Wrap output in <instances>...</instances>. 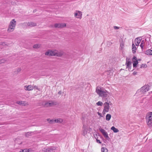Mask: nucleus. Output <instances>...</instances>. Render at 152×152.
<instances>
[{"mask_svg": "<svg viewBox=\"0 0 152 152\" xmlns=\"http://www.w3.org/2000/svg\"><path fill=\"white\" fill-rule=\"evenodd\" d=\"M63 53L62 52H58L56 50H49L45 52V55L48 56H56L59 57L62 56L63 55Z\"/></svg>", "mask_w": 152, "mask_h": 152, "instance_id": "obj_1", "label": "nucleus"}, {"mask_svg": "<svg viewBox=\"0 0 152 152\" xmlns=\"http://www.w3.org/2000/svg\"><path fill=\"white\" fill-rule=\"evenodd\" d=\"M16 24V22L14 19L10 21L7 29L8 32H10L13 31L15 28Z\"/></svg>", "mask_w": 152, "mask_h": 152, "instance_id": "obj_2", "label": "nucleus"}, {"mask_svg": "<svg viewBox=\"0 0 152 152\" xmlns=\"http://www.w3.org/2000/svg\"><path fill=\"white\" fill-rule=\"evenodd\" d=\"M147 124L148 125L152 126V112L147 114L145 118Z\"/></svg>", "mask_w": 152, "mask_h": 152, "instance_id": "obj_3", "label": "nucleus"}, {"mask_svg": "<svg viewBox=\"0 0 152 152\" xmlns=\"http://www.w3.org/2000/svg\"><path fill=\"white\" fill-rule=\"evenodd\" d=\"M150 87V86L148 85H145L142 87L139 90H138L137 93H138L140 91L142 93H144L149 90Z\"/></svg>", "mask_w": 152, "mask_h": 152, "instance_id": "obj_4", "label": "nucleus"}, {"mask_svg": "<svg viewBox=\"0 0 152 152\" xmlns=\"http://www.w3.org/2000/svg\"><path fill=\"white\" fill-rule=\"evenodd\" d=\"M99 129L104 137L107 140H109L110 139V138L109 137L107 132L105 131L101 128V127L99 128Z\"/></svg>", "mask_w": 152, "mask_h": 152, "instance_id": "obj_5", "label": "nucleus"}, {"mask_svg": "<svg viewBox=\"0 0 152 152\" xmlns=\"http://www.w3.org/2000/svg\"><path fill=\"white\" fill-rule=\"evenodd\" d=\"M107 99V98L106 99V101L107 100V102H106L104 104V109L103 110L106 111L108 112L110 107L109 106L110 103V101L109 102H108Z\"/></svg>", "mask_w": 152, "mask_h": 152, "instance_id": "obj_6", "label": "nucleus"}, {"mask_svg": "<svg viewBox=\"0 0 152 152\" xmlns=\"http://www.w3.org/2000/svg\"><path fill=\"white\" fill-rule=\"evenodd\" d=\"M56 104H57L56 102H54L53 101H49L45 102L44 104V106L45 107H48Z\"/></svg>", "mask_w": 152, "mask_h": 152, "instance_id": "obj_7", "label": "nucleus"}, {"mask_svg": "<svg viewBox=\"0 0 152 152\" xmlns=\"http://www.w3.org/2000/svg\"><path fill=\"white\" fill-rule=\"evenodd\" d=\"M66 26V24L65 23H57L54 25V26L56 28H62Z\"/></svg>", "mask_w": 152, "mask_h": 152, "instance_id": "obj_8", "label": "nucleus"}, {"mask_svg": "<svg viewBox=\"0 0 152 152\" xmlns=\"http://www.w3.org/2000/svg\"><path fill=\"white\" fill-rule=\"evenodd\" d=\"M23 24L25 25L26 26H27L31 27L35 26H37L36 23L33 22H26L23 23Z\"/></svg>", "mask_w": 152, "mask_h": 152, "instance_id": "obj_9", "label": "nucleus"}, {"mask_svg": "<svg viewBox=\"0 0 152 152\" xmlns=\"http://www.w3.org/2000/svg\"><path fill=\"white\" fill-rule=\"evenodd\" d=\"M126 61V68H129L132 67V62H131L130 59L129 58H127Z\"/></svg>", "mask_w": 152, "mask_h": 152, "instance_id": "obj_10", "label": "nucleus"}, {"mask_svg": "<svg viewBox=\"0 0 152 152\" xmlns=\"http://www.w3.org/2000/svg\"><path fill=\"white\" fill-rule=\"evenodd\" d=\"M132 61L133 62V66L134 67H137V66L138 64V62L137 58L134 56L132 58Z\"/></svg>", "mask_w": 152, "mask_h": 152, "instance_id": "obj_11", "label": "nucleus"}, {"mask_svg": "<svg viewBox=\"0 0 152 152\" xmlns=\"http://www.w3.org/2000/svg\"><path fill=\"white\" fill-rule=\"evenodd\" d=\"M108 92L106 90L102 91V92L99 95L101 97H103V98H106L108 96Z\"/></svg>", "mask_w": 152, "mask_h": 152, "instance_id": "obj_12", "label": "nucleus"}, {"mask_svg": "<svg viewBox=\"0 0 152 152\" xmlns=\"http://www.w3.org/2000/svg\"><path fill=\"white\" fill-rule=\"evenodd\" d=\"M74 15L75 17L77 18L81 19L82 18V12L80 11H76Z\"/></svg>", "mask_w": 152, "mask_h": 152, "instance_id": "obj_13", "label": "nucleus"}, {"mask_svg": "<svg viewBox=\"0 0 152 152\" xmlns=\"http://www.w3.org/2000/svg\"><path fill=\"white\" fill-rule=\"evenodd\" d=\"M83 133L82 134L84 136H85V135L87 134L88 129L87 128H86V126H85L84 125L83 126Z\"/></svg>", "mask_w": 152, "mask_h": 152, "instance_id": "obj_14", "label": "nucleus"}, {"mask_svg": "<svg viewBox=\"0 0 152 152\" xmlns=\"http://www.w3.org/2000/svg\"><path fill=\"white\" fill-rule=\"evenodd\" d=\"M141 39H140V38H136L135 39L134 42L136 46H138L140 42L141 41Z\"/></svg>", "mask_w": 152, "mask_h": 152, "instance_id": "obj_15", "label": "nucleus"}, {"mask_svg": "<svg viewBox=\"0 0 152 152\" xmlns=\"http://www.w3.org/2000/svg\"><path fill=\"white\" fill-rule=\"evenodd\" d=\"M25 87L26 88L25 89L27 91H31L34 89V87L33 86L31 85L26 86Z\"/></svg>", "mask_w": 152, "mask_h": 152, "instance_id": "obj_16", "label": "nucleus"}, {"mask_svg": "<svg viewBox=\"0 0 152 152\" xmlns=\"http://www.w3.org/2000/svg\"><path fill=\"white\" fill-rule=\"evenodd\" d=\"M150 44L149 42H146V45L145 46V48L146 49L147 48H150L151 49L152 48V43H151V45L149 46V45Z\"/></svg>", "mask_w": 152, "mask_h": 152, "instance_id": "obj_17", "label": "nucleus"}, {"mask_svg": "<svg viewBox=\"0 0 152 152\" xmlns=\"http://www.w3.org/2000/svg\"><path fill=\"white\" fill-rule=\"evenodd\" d=\"M145 45V42L144 41V40H143L141 41V44L140 45V47L142 50L144 49L145 48V47H144Z\"/></svg>", "mask_w": 152, "mask_h": 152, "instance_id": "obj_18", "label": "nucleus"}, {"mask_svg": "<svg viewBox=\"0 0 152 152\" xmlns=\"http://www.w3.org/2000/svg\"><path fill=\"white\" fill-rule=\"evenodd\" d=\"M132 52L133 53H135L136 51V48L134 44L132 43Z\"/></svg>", "mask_w": 152, "mask_h": 152, "instance_id": "obj_19", "label": "nucleus"}, {"mask_svg": "<svg viewBox=\"0 0 152 152\" xmlns=\"http://www.w3.org/2000/svg\"><path fill=\"white\" fill-rule=\"evenodd\" d=\"M102 91H103L101 90V89L98 88V87L96 88V92L99 95V96L101 93L102 92Z\"/></svg>", "mask_w": 152, "mask_h": 152, "instance_id": "obj_20", "label": "nucleus"}, {"mask_svg": "<svg viewBox=\"0 0 152 152\" xmlns=\"http://www.w3.org/2000/svg\"><path fill=\"white\" fill-rule=\"evenodd\" d=\"M111 129L112 130L114 133H117L119 132V130L115 128L114 126H113L111 128Z\"/></svg>", "mask_w": 152, "mask_h": 152, "instance_id": "obj_21", "label": "nucleus"}, {"mask_svg": "<svg viewBox=\"0 0 152 152\" xmlns=\"http://www.w3.org/2000/svg\"><path fill=\"white\" fill-rule=\"evenodd\" d=\"M151 49L150 48L146 51V53H145L146 54L149 55H152V50H151Z\"/></svg>", "mask_w": 152, "mask_h": 152, "instance_id": "obj_22", "label": "nucleus"}, {"mask_svg": "<svg viewBox=\"0 0 152 152\" xmlns=\"http://www.w3.org/2000/svg\"><path fill=\"white\" fill-rule=\"evenodd\" d=\"M111 117V115L110 114H107L106 116V119L107 121H109Z\"/></svg>", "mask_w": 152, "mask_h": 152, "instance_id": "obj_23", "label": "nucleus"}, {"mask_svg": "<svg viewBox=\"0 0 152 152\" xmlns=\"http://www.w3.org/2000/svg\"><path fill=\"white\" fill-rule=\"evenodd\" d=\"M63 121V120L61 118H58L55 120V122L57 123H61Z\"/></svg>", "mask_w": 152, "mask_h": 152, "instance_id": "obj_24", "label": "nucleus"}, {"mask_svg": "<svg viewBox=\"0 0 152 152\" xmlns=\"http://www.w3.org/2000/svg\"><path fill=\"white\" fill-rule=\"evenodd\" d=\"M47 121H48V122L50 123V124H53L54 123H55V120H54L53 119H47Z\"/></svg>", "mask_w": 152, "mask_h": 152, "instance_id": "obj_25", "label": "nucleus"}, {"mask_svg": "<svg viewBox=\"0 0 152 152\" xmlns=\"http://www.w3.org/2000/svg\"><path fill=\"white\" fill-rule=\"evenodd\" d=\"M17 103L22 105H25V104L24 102L22 101H19L17 102Z\"/></svg>", "mask_w": 152, "mask_h": 152, "instance_id": "obj_26", "label": "nucleus"}, {"mask_svg": "<svg viewBox=\"0 0 152 152\" xmlns=\"http://www.w3.org/2000/svg\"><path fill=\"white\" fill-rule=\"evenodd\" d=\"M101 151L102 152H108V150L107 148H104L102 147L101 148Z\"/></svg>", "mask_w": 152, "mask_h": 152, "instance_id": "obj_27", "label": "nucleus"}, {"mask_svg": "<svg viewBox=\"0 0 152 152\" xmlns=\"http://www.w3.org/2000/svg\"><path fill=\"white\" fill-rule=\"evenodd\" d=\"M32 133V132H28L25 134V136L26 137H28V136H31V134Z\"/></svg>", "mask_w": 152, "mask_h": 152, "instance_id": "obj_28", "label": "nucleus"}, {"mask_svg": "<svg viewBox=\"0 0 152 152\" xmlns=\"http://www.w3.org/2000/svg\"><path fill=\"white\" fill-rule=\"evenodd\" d=\"M40 47V45L39 44H36L34 45L33 47L35 48H38Z\"/></svg>", "mask_w": 152, "mask_h": 152, "instance_id": "obj_29", "label": "nucleus"}, {"mask_svg": "<svg viewBox=\"0 0 152 152\" xmlns=\"http://www.w3.org/2000/svg\"><path fill=\"white\" fill-rule=\"evenodd\" d=\"M55 149V148L53 147H50L48 149H47V150H48V151H52L54 150Z\"/></svg>", "mask_w": 152, "mask_h": 152, "instance_id": "obj_30", "label": "nucleus"}, {"mask_svg": "<svg viewBox=\"0 0 152 152\" xmlns=\"http://www.w3.org/2000/svg\"><path fill=\"white\" fill-rule=\"evenodd\" d=\"M147 65L145 64H142L140 68H146L147 67Z\"/></svg>", "mask_w": 152, "mask_h": 152, "instance_id": "obj_31", "label": "nucleus"}, {"mask_svg": "<svg viewBox=\"0 0 152 152\" xmlns=\"http://www.w3.org/2000/svg\"><path fill=\"white\" fill-rule=\"evenodd\" d=\"M96 104L98 106H102L103 104V103L100 101H99L96 103Z\"/></svg>", "mask_w": 152, "mask_h": 152, "instance_id": "obj_32", "label": "nucleus"}, {"mask_svg": "<svg viewBox=\"0 0 152 152\" xmlns=\"http://www.w3.org/2000/svg\"><path fill=\"white\" fill-rule=\"evenodd\" d=\"M112 44V43L110 42H108L107 43V45L108 46H110Z\"/></svg>", "mask_w": 152, "mask_h": 152, "instance_id": "obj_33", "label": "nucleus"}, {"mask_svg": "<svg viewBox=\"0 0 152 152\" xmlns=\"http://www.w3.org/2000/svg\"><path fill=\"white\" fill-rule=\"evenodd\" d=\"M16 70H17V73H18V72H19L21 70V69L20 68H18L16 69Z\"/></svg>", "mask_w": 152, "mask_h": 152, "instance_id": "obj_34", "label": "nucleus"}, {"mask_svg": "<svg viewBox=\"0 0 152 152\" xmlns=\"http://www.w3.org/2000/svg\"><path fill=\"white\" fill-rule=\"evenodd\" d=\"M34 87V88H36L37 90H39V89L38 88V87L36 86H33Z\"/></svg>", "mask_w": 152, "mask_h": 152, "instance_id": "obj_35", "label": "nucleus"}, {"mask_svg": "<svg viewBox=\"0 0 152 152\" xmlns=\"http://www.w3.org/2000/svg\"><path fill=\"white\" fill-rule=\"evenodd\" d=\"M113 28L115 29H119V27L116 26H114Z\"/></svg>", "mask_w": 152, "mask_h": 152, "instance_id": "obj_36", "label": "nucleus"}, {"mask_svg": "<svg viewBox=\"0 0 152 152\" xmlns=\"http://www.w3.org/2000/svg\"><path fill=\"white\" fill-rule=\"evenodd\" d=\"M96 141L97 142L100 143V144L101 143V142L100 141V140H99L97 139H96Z\"/></svg>", "mask_w": 152, "mask_h": 152, "instance_id": "obj_37", "label": "nucleus"}, {"mask_svg": "<svg viewBox=\"0 0 152 152\" xmlns=\"http://www.w3.org/2000/svg\"><path fill=\"white\" fill-rule=\"evenodd\" d=\"M97 114L99 115H100V117H103V116L102 115V114L99 112L97 113Z\"/></svg>", "mask_w": 152, "mask_h": 152, "instance_id": "obj_38", "label": "nucleus"}, {"mask_svg": "<svg viewBox=\"0 0 152 152\" xmlns=\"http://www.w3.org/2000/svg\"><path fill=\"white\" fill-rule=\"evenodd\" d=\"M108 112L104 110H103V112H102L103 114L104 115V114H105L106 112Z\"/></svg>", "mask_w": 152, "mask_h": 152, "instance_id": "obj_39", "label": "nucleus"}, {"mask_svg": "<svg viewBox=\"0 0 152 152\" xmlns=\"http://www.w3.org/2000/svg\"><path fill=\"white\" fill-rule=\"evenodd\" d=\"M137 73V72H134L133 73H132V74L133 75H136Z\"/></svg>", "mask_w": 152, "mask_h": 152, "instance_id": "obj_40", "label": "nucleus"}, {"mask_svg": "<svg viewBox=\"0 0 152 152\" xmlns=\"http://www.w3.org/2000/svg\"><path fill=\"white\" fill-rule=\"evenodd\" d=\"M4 62V60L2 59L1 60L0 59V64L1 63H2Z\"/></svg>", "mask_w": 152, "mask_h": 152, "instance_id": "obj_41", "label": "nucleus"}, {"mask_svg": "<svg viewBox=\"0 0 152 152\" xmlns=\"http://www.w3.org/2000/svg\"><path fill=\"white\" fill-rule=\"evenodd\" d=\"M61 91H59L58 92V94H61Z\"/></svg>", "mask_w": 152, "mask_h": 152, "instance_id": "obj_42", "label": "nucleus"}, {"mask_svg": "<svg viewBox=\"0 0 152 152\" xmlns=\"http://www.w3.org/2000/svg\"><path fill=\"white\" fill-rule=\"evenodd\" d=\"M121 45H121V46H120L121 47V49H122V48H123V47L124 46V45H122V46H121Z\"/></svg>", "mask_w": 152, "mask_h": 152, "instance_id": "obj_43", "label": "nucleus"}, {"mask_svg": "<svg viewBox=\"0 0 152 152\" xmlns=\"http://www.w3.org/2000/svg\"><path fill=\"white\" fill-rule=\"evenodd\" d=\"M131 67L130 68H128V69H129V71H130L131 69Z\"/></svg>", "mask_w": 152, "mask_h": 152, "instance_id": "obj_44", "label": "nucleus"}, {"mask_svg": "<svg viewBox=\"0 0 152 152\" xmlns=\"http://www.w3.org/2000/svg\"><path fill=\"white\" fill-rule=\"evenodd\" d=\"M20 152H24V150H22V152L20 151Z\"/></svg>", "mask_w": 152, "mask_h": 152, "instance_id": "obj_45", "label": "nucleus"}, {"mask_svg": "<svg viewBox=\"0 0 152 152\" xmlns=\"http://www.w3.org/2000/svg\"><path fill=\"white\" fill-rule=\"evenodd\" d=\"M140 60H141V59H138V61H140Z\"/></svg>", "mask_w": 152, "mask_h": 152, "instance_id": "obj_46", "label": "nucleus"}, {"mask_svg": "<svg viewBox=\"0 0 152 152\" xmlns=\"http://www.w3.org/2000/svg\"><path fill=\"white\" fill-rule=\"evenodd\" d=\"M151 152H152V149L151 150Z\"/></svg>", "mask_w": 152, "mask_h": 152, "instance_id": "obj_47", "label": "nucleus"}, {"mask_svg": "<svg viewBox=\"0 0 152 152\" xmlns=\"http://www.w3.org/2000/svg\"><path fill=\"white\" fill-rule=\"evenodd\" d=\"M150 92L152 93V91Z\"/></svg>", "mask_w": 152, "mask_h": 152, "instance_id": "obj_48", "label": "nucleus"}]
</instances>
